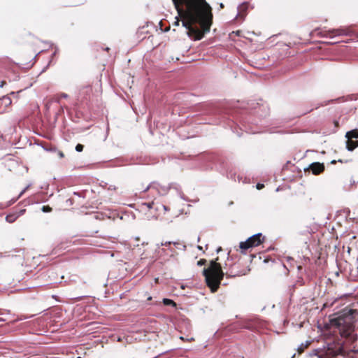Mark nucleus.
<instances>
[{
    "mask_svg": "<svg viewBox=\"0 0 358 358\" xmlns=\"http://www.w3.org/2000/svg\"><path fill=\"white\" fill-rule=\"evenodd\" d=\"M182 17V24L194 36L201 40L210 31L212 8L206 0H172Z\"/></svg>",
    "mask_w": 358,
    "mask_h": 358,
    "instance_id": "obj_1",
    "label": "nucleus"
},
{
    "mask_svg": "<svg viewBox=\"0 0 358 358\" xmlns=\"http://www.w3.org/2000/svg\"><path fill=\"white\" fill-rule=\"evenodd\" d=\"M218 259L219 258L217 257L215 260L210 261L209 266L203 271L206 285L212 292H215L218 289L224 275L227 277H236L245 274L243 271L238 270L240 267L239 263L233 264L224 273L220 264L217 262Z\"/></svg>",
    "mask_w": 358,
    "mask_h": 358,
    "instance_id": "obj_2",
    "label": "nucleus"
},
{
    "mask_svg": "<svg viewBox=\"0 0 358 358\" xmlns=\"http://www.w3.org/2000/svg\"><path fill=\"white\" fill-rule=\"evenodd\" d=\"M358 321V310L350 307H345L331 316L329 320L332 327L338 329L341 336L350 338L355 331Z\"/></svg>",
    "mask_w": 358,
    "mask_h": 358,
    "instance_id": "obj_3",
    "label": "nucleus"
},
{
    "mask_svg": "<svg viewBox=\"0 0 358 358\" xmlns=\"http://www.w3.org/2000/svg\"><path fill=\"white\" fill-rule=\"evenodd\" d=\"M170 187L162 186L158 182H150L145 188H138L140 191L139 199H150L153 201L159 195H165L168 193Z\"/></svg>",
    "mask_w": 358,
    "mask_h": 358,
    "instance_id": "obj_4",
    "label": "nucleus"
},
{
    "mask_svg": "<svg viewBox=\"0 0 358 358\" xmlns=\"http://www.w3.org/2000/svg\"><path fill=\"white\" fill-rule=\"evenodd\" d=\"M264 241L265 236H264L261 233H258L250 236L245 241L241 242L239 243V248L241 252L245 254L248 249L260 245L264 242Z\"/></svg>",
    "mask_w": 358,
    "mask_h": 358,
    "instance_id": "obj_5",
    "label": "nucleus"
},
{
    "mask_svg": "<svg viewBox=\"0 0 358 358\" xmlns=\"http://www.w3.org/2000/svg\"><path fill=\"white\" fill-rule=\"evenodd\" d=\"M357 34V31L353 27H346L325 31L323 34V36L332 38V36H353Z\"/></svg>",
    "mask_w": 358,
    "mask_h": 358,
    "instance_id": "obj_6",
    "label": "nucleus"
},
{
    "mask_svg": "<svg viewBox=\"0 0 358 358\" xmlns=\"http://www.w3.org/2000/svg\"><path fill=\"white\" fill-rule=\"evenodd\" d=\"M345 137L347 138L346 141V148L349 151L354 150L357 147H358V131L357 130H352L348 131L345 134Z\"/></svg>",
    "mask_w": 358,
    "mask_h": 358,
    "instance_id": "obj_7",
    "label": "nucleus"
},
{
    "mask_svg": "<svg viewBox=\"0 0 358 358\" xmlns=\"http://www.w3.org/2000/svg\"><path fill=\"white\" fill-rule=\"evenodd\" d=\"M308 169L311 171L314 175H318L324 171V165L323 163L314 162L309 166Z\"/></svg>",
    "mask_w": 358,
    "mask_h": 358,
    "instance_id": "obj_8",
    "label": "nucleus"
},
{
    "mask_svg": "<svg viewBox=\"0 0 358 358\" xmlns=\"http://www.w3.org/2000/svg\"><path fill=\"white\" fill-rule=\"evenodd\" d=\"M25 212V209L20 210L19 213H10L6 217V220L7 222L12 223L15 221V220L20 215H22Z\"/></svg>",
    "mask_w": 358,
    "mask_h": 358,
    "instance_id": "obj_9",
    "label": "nucleus"
},
{
    "mask_svg": "<svg viewBox=\"0 0 358 358\" xmlns=\"http://www.w3.org/2000/svg\"><path fill=\"white\" fill-rule=\"evenodd\" d=\"M155 204H158L157 208H162L165 211L167 210V207L163 204V203H141V206L145 207L148 210H150L153 208Z\"/></svg>",
    "mask_w": 358,
    "mask_h": 358,
    "instance_id": "obj_10",
    "label": "nucleus"
},
{
    "mask_svg": "<svg viewBox=\"0 0 358 358\" xmlns=\"http://www.w3.org/2000/svg\"><path fill=\"white\" fill-rule=\"evenodd\" d=\"M332 101H333V100H329V101H327V102H324V103H320V104H319V103H318V104H314V105H313V108H310V110H306V111H305V112H303L301 115H305V114H306V113H308L311 112L312 110H314V108H315V109H317V108H319L320 106H326V105H327L328 103H331V102H332Z\"/></svg>",
    "mask_w": 358,
    "mask_h": 358,
    "instance_id": "obj_11",
    "label": "nucleus"
},
{
    "mask_svg": "<svg viewBox=\"0 0 358 358\" xmlns=\"http://www.w3.org/2000/svg\"><path fill=\"white\" fill-rule=\"evenodd\" d=\"M31 185H27L21 192L19 194V195L15 197V198H13L12 199H10L9 201H17V200H18L24 194V192L30 187Z\"/></svg>",
    "mask_w": 358,
    "mask_h": 358,
    "instance_id": "obj_12",
    "label": "nucleus"
},
{
    "mask_svg": "<svg viewBox=\"0 0 358 358\" xmlns=\"http://www.w3.org/2000/svg\"><path fill=\"white\" fill-rule=\"evenodd\" d=\"M163 303L166 306H172L173 307L176 306V303L173 300L169 299H164Z\"/></svg>",
    "mask_w": 358,
    "mask_h": 358,
    "instance_id": "obj_13",
    "label": "nucleus"
},
{
    "mask_svg": "<svg viewBox=\"0 0 358 358\" xmlns=\"http://www.w3.org/2000/svg\"><path fill=\"white\" fill-rule=\"evenodd\" d=\"M227 177L229 178H231L232 180H236V173L234 171H233L232 170H230L228 173H227Z\"/></svg>",
    "mask_w": 358,
    "mask_h": 358,
    "instance_id": "obj_14",
    "label": "nucleus"
},
{
    "mask_svg": "<svg viewBox=\"0 0 358 358\" xmlns=\"http://www.w3.org/2000/svg\"><path fill=\"white\" fill-rule=\"evenodd\" d=\"M174 189L178 193V194L180 196V199L186 200V198L185 197L184 194L182 192V191L180 189H178V187H174Z\"/></svg>",
    "mask_w": 358,
    "mask_h": 358,
    "instance_id": "obj_15",
    "label": "nucleus"
},
{
    "mask_svg": "<svg viewBox=\"0 0 358 358\" xmlns=\"http://www.w3.org/2000/svg\"><path fill=\"white\" fill-rule=\"evenodd\" d=\"M2 100L5 102L6 106L11 104V99L8 96H3Z\"/></svg>",
    "mask_w": 358,
    "mask_h": 358,
    "instance_id": "obj_16",
    "label": "nucleus"
},
{
    "mask_svg": "<svg viewBox=\"0 0 358 358\" xmlns=\"http://www.w3.org/2000/svg\"><path fill=\"white\" fill-rule=\"evenodd\" d=\"M51 150L52 151H57V155L59 156V158H63L64 157V154L62 151L61 150H57V148L55 147L51 149Z\"/></svg>",
    "mask_w": 358,
    "mask_h": 358,
    "instance_id": "obj_17",
    "label": "nucleus"
},
{
    "mask_svg": "<svg viewBox=\"0 0 358 358\" xmlns=\"http://www.w3.org/2000/svg\"><path fill=\"white\" fill-rule=\"evenodd\" d=\"M237 178H238V182H242L243 183L248 182V179L246 177L243 178V176H241L240 175H238Z\"/></svg>",
    "mask_w": 358,
    "mask_h": 358,
    "instance_id": "obj_18",
    "label": "nucleus"
},
{
    "mask_svg": "<svg viewBox=\"0 0 358 358\" xmlns=\"http://www.w3.org/2000/svg\"><path fill=\"white\" fill-rule=\"evenodd\" d=\"M83 148L84 146L82 144L78 143L76 146V150L77 152H82L83 150Z\"/></svg>",
    "mask_w": 358,
    "mask_h": 358,
    "instance_id": "obj_19",
    "label": "nucleus"
},
{
    "mask_svg": "<svg viewBox=\"0 0 358 358\" xmlns=\"http://www.w3.org/2000/svg\"><path fill=\"white\" fill-rule=\"evenodd\" d=\"M206 262H207L206 259H201L199 261H198L197 265L198 266H203V265H205L206 264Z\"/></svg>",
    "mask_w": 358,
    "mask_h": 358,
    "instance_id": "obj_20",
    "label": "nucleus"
},
{
    "mask_svg": "<svg viewBox=\"0 0 358 358\" xmlns=\"http://www.w3.org/2000/svg\"><path fill=\"white\" fill-rule=\"evenodd\" d=\"M52 208L48 206H43L42 210L45 213L50 212Z\"/></svg>",
    "mask_w": 358,
    "mask_h": 358,
    "instance_id": "obj_21",
    "label": "nucleus"
},
{
    "mask_svg": "<svg viewBox=\"0 0 358 358\" xmlns=\"http://www.w3.org/2000/svg\"><path fill=\"white\" fill-rule=\"evenodd\" d=\"M264 187V184H262V183H257V184L256 185V188H257V189H263Z\"/></svg>",
    "mask_w": 358,
    "mask_h": 358,
    "instance_id": "obj_22",
    "label": "nucleus"
},
{
    "mask_svg": "<svg viewBox=\"0 0 358 358\" xmlns=\"http://www.w3.org/2000/svg\"><path fill=\"white\" fill-rule=\"evenodd\" d=\"M182 213H183V209H179L178 212H175L173 213V215L175 216H178L179 215H180Z\"/></svg>",
    "mask_w": 358,
    "mask_h": 358,
    "instance_id": "obj_23",
    "label": "nucleus"
},
{
    "mask_svg": "<svg viewBox=\"0 0 358 358\" xmlns=\"http://www.w3.org/2000/svg\"><path fill=\"white\" fill-rule=\"evenodd\" d=\"M83 90H85L86 92H92V87L90 85L86 86L83 88Z\"/></svg>",
    "mask_w": 358,
    "mask_h": 358,
    "instance_id": "obj_24",
    "label": "nucleus"
},
{
    "mask_svg": "<svg viewBox=\"0 0 358 358\" xmlns=\"http://www.w3.org/2000/svg\"><path fill=\"white\" fill-rule=\"evenodd\" d=\"M334 124L335 125L336 127H338L339 126V120H334Z\"/></svg>",
    "mask_w": 358,
    "mask_h": 358,
    "instance_id": "obj_25",
    "label": "nucleus"
},
{
    "mask_svg": "<svg viewBox=\"0 0 358 358\" xmlns=\"http://www.w3.org/2000/svg\"><path fill=\"white\" fill-rule=\"evenodd\" d=\"M172 243L171 242H165V243H162L161 245H164V246H168V245H170Z\"/></svg>",
    "mask_w": 358,
    "mask_h": 358,
    "instance_id": "obj_26",
    "label": "nucleus"
},
{
    "mask_svg": "<svg viewBox=\"0 0 358 358\" xmlns=\"http://www.w3.org/2000/svg\"><path fill=\"white\" fill-rule=\"evenodd\" d=\"M61 97H62V98H67V97H68V95H67L66 94H65V93H62V94H61Z\"/></svg>",
    "mask_w": 358,
    "mask_h": 358,
    "instance_id": "obj_27",
    "label": "nucleus"
},
{
    "mask_svg": "<svg viewBox=\"0 0 358 358\" xmlns=\"http://www.w3.org/2000/svg\"><path fill=\"white\" fill-rule=\"evenodd\" d=\"M303 349L302 348H299L298 351L299 353L302 352H303Z\"/></svg>",
    "mask_w": 358,
    "mask_h": 358,
    "instance_id": "obj_28",
    "label": "nucleus"
},
{
    "mask_svg": "<svg viewBox=\"0 0 358 358\" xmlns=\"http://www.w3.org/2000/svg\"><path fill=\"white\" fill-rule=\"evenodd\" d=\"M220 7L221 8H224V4H223L222 3H221L220 4Z\"/></svg>",
    "mask_w": 358,
    "mask_h": 358,
    "instance_id": "obj_29",
    "label": "nucleus"
},
{
    "mask_svg": "<svg viewBox=\"0 0 358 358\" xmlns=\"http://www.w3.org/2000/svg\"><path fill=\"white\" fill-rule=\"evenodd\" d=\"M134 206H135V203H131V204H130V205H129V206H131V207H132V208H134Z\"/></svg>",
    "mask_w": 358,
    "mask_h": 358,
    "instance_id": "obj_30",
    "label": "nucleus"
},
{
    "mask_svg": "<svg viewBox=\"0 0 358 358\" xmlns=\"http://www.w3.org/2000/svg\"><path fill=\"white\" fill-rule=\"evenodd\" d=\"M148 301H151L152 300V297L151 296H149L147 299Z\"/></svg>",
    "mask_w": 358,
    "mask_h": 358,
    "instance_id": "obj_31",
    "label": "nucleus"
},
{
    "mask_svg": "<svg viewBox=\"0 0 358 358\" xmlns=\"http://www.w3.org/2000/svg\"><path fill=\"white\" fill-rule=\"evenodd\" d=\"M336 160H333L331 161V164H336Z\"/></svg>",
    "mask_w": 358,
    "mask_h": 358,
    "instance_id": "obj_32",
    "label": "nucleus"
},
{
    "mask_svg": "<svg viewBox=\"0 0 358 358\" xmlns=\"http://www.w3.org/2000/svg\"><path fill=\"white\" fill-rule=\"evenodd\" d=\"M301 268H302V266H298V269H299V270H301Z\"/></svg>",
    "mask_w": 358,
    "mask_h": 358,
    "instance_id": "obj_33",
    "label": "nucleus"
},
{
    "mask_svg": "<svg viewBox=\"0 0 358 358\" xmlns=\"http://www.w3.org/2000/svg\"><path fill=\"white\" fill-rule=\"evenodd\" d=\"M245 5L244 3H243L242 5H241V7H245Z\"/></svg>",
    "mask_w": 358,
    "mask_h": 358,
    "instance_id": "obj_34",
    "label": "nucleus"
},
{
    "mask_svg": "<svg viewBox=\"0 0 358 358\" xmlns=\"http://www.w3.org/2000/svg\"><path fill=\"white\" fill-rule=\"evenodd\" d=\"M338 162H343V161L341 159H339Z\"/></svg>",
    "mask_w": 358,
    "mask_h": 358,
    "instance_id": "obj_35",
    "label": "nucleus"
},
{
    "mask_svg": "<svg viewBox=\"0 0 358 358\" xmlns=\"http://www.w3.org/2000/svg\"><path fill=\"white\" fill-rule=\"evenodd\" d=\"M180 339H182V340H185V338H183V337H180Z\"/></svg>",
    "mask_w": 358,
    "mask_h": 358,
    "instance_id": "obj_36",
    "label": "nucleus"
},
{
    "mask_svg": "<svg viewBox=\"0 0 358 358\" xmlns=\"http://www.w3.org/2000/svg\"><path fill=\"white\" fill-rule=\"evenodd\" d=\"M189 341H194V338H191V339H189Z\"/></svg>",
    "mask_w": 358,
    "mask_h": 358,
    "instance_id": "obj_37",
    "label": "nucleus"
},
{
    "mask_svg": "<svg viewBox=\"0 0 358 358\" xmlns=\"http://www.w3.org/2000/svg\"><path fill=\"white\" fill-rule=\"evenodd\" d=\"M294 357H295V355H294L292 358H294Z\"/></svg>",
    "mask_w": 358,
    "mask_h": 358,
    "instance_id": "obj_38",
    "label": "nucleus"
},
{
    "mask_svg": "<svg viewBox=\"0 0 358 358\" xmlns=\"http://www.w3.org/2000/svg\"><path fill=\"white\" fill-rule=\"evenodd\" d=\"M78 358H80V357H78Z\"/></svg>",
    "mask_w": 358,
    "mask_h": 358,
    "instance_id": "obj_39",
    "label": "nucleus"
}]
</instances>
